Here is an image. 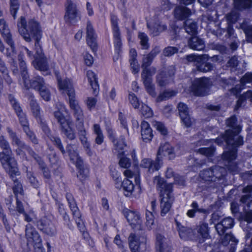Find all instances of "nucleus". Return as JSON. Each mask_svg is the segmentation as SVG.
Instances as JSON below:
<instances>
[{"label":"nucleus","mask_w":252,"mask_h":252,"mask_svg":"<svg viewBox=\"0 0 252 252\" xmlns=\"http://www.w3.org/2000/svg\"><path fill=\"white\" fill-rule=\"evenodd\" d=\"M124 215L131 226L141 232L130 233L128 242L131 252H149L146 244V236L142 229V220L138 212L126 210Z\"/></svg>","instance_id":"obj_1"},{"label":"nucleus","mask_w":252,"mask_h":252,"mask_svg":"<svg viewBox=\"0 0 252 252\" xmlns=\"http://www.w3.org/2000/svg\"><path fill=\"white\" fill-rule=\"evenodd\" d=\"M0 147L3 150L0 152V161L6 172L12 178L14 175H20L17 162L12 156V151L9 143L2 135L0 136Z\"/></svg>","instance_id":"obj_2"},{"label":"nucleus","mask_w":252,"mask_h":252,"mask_svg":"<svg viewBox=\"0 0 252 252\" xmlns=\"http://www.w3.org/2000/svg\"><path fill=\"white\" fill-rule=\"evenodd\" d=\"M18 32L27 42H31L32 39H40L42 37V30L39 23L33 20L29 21L27 24L24 17L21 16L17 22Z\"/></svg>","instance_id":"obj_3"},{"label":"nucleus","mask_w":252,"mask_h":252,"mask_svg":"<svg viewBox=\"0 0 252 252\" xmlns=\"http://www.w3.org/2000/svg\"><path fill=\"white\" fill-rule=\"evenodd\" d=\"M230 130H226L225 133L216 139L215 142L221 145L225 142L227 145L230 146L231 149L223 153L222 158L223 160H231L237 157V148L244 144L243 138L242 136L235 137Z\"/></svg>","instance_id":"obj_4"},{"label":"nucleus","mask_w":252,"mask_h":252,"mask_svg":"<svg viewBox=\"0 0 252 252\" xmlns=\"http://www.w3.org/2000/svg\"><path fill=\"white\" fill-rule=\"evenodd\" d=\"M153 182L160 191V197H162L160 203L161 215L164 216L170 210L173 200L171 195L173 185L166 183L163 178L158 176L154 177Z\"/></svg>","instance_id":"obj_5"},{"label":"nucleus","mask_w":252,"mask_h":252,"mask_svg":"<svg viewBox=\"0 0 252 252\" xmlns=\"http://www.w3.org/2000/svg\"><path fill=\"white\" fill-rule=\"evenodd\" d=\"M64 19L66 23L73 25L80 19V14L76 4L72 1L67 0L65 5Z\"/></svg>","instance_id":"obj_6"},{"label":"nucleus","mask_w":252,"mask_h":252,"mask_svg":"<svg viewBox=\"0 0 252 252\" xmlns=\"http://www.w3.org/2000/svg\"><path fill=\"white\" fill-rule=\"evenodd\" d=\"M7 131L11 140V144L18 147V148L15 150L17 155L25 156V153L22 150L23 149L27 150L30 154H34V151L29 146L26 145L24 142L21 140L16 132H14L9 127L7 128Z\"/></svg>","instance_id":"obj_7"},{"label":"nucleus","mask_w":252,"mask_h":252,"mask_svg":"<svg viewBox=\"0 0 252 252\" xmlns=\"http://www.w3.org/2000/svg\"><path fill=\"white\" fill-rule=\"evenodd\" d=\"M210 86V81L206 78H197L192 83L191 90L196 96H203L207 94Z\"/></svg>","instance_id":"obj_8"},{"label":"nucleus","mask_w":252,"mask_h":252,"mask_svg":"<svg viewBox=\"0 0 252 252\" xmlns=\"http://www.w3.org/2000/svg\"><path fill=\"white\" fill-rule=\"evenodd\" d=\"M36 225L40 231L50 236H54L57 233V228L51 217L42 218L36 222Z\"/></svg>","instance_id":"obj_9"},{"label":"nucleus","mask_w":252,"mask_h":252,"mask_svg":"<svg viewBox=\"0 0 252 252\" xmlns=\"http://www.w3.org/2000/svg\"><path fill=\"white\" fill-rule=\"evenodd\" d=\"M25 235L29 243L33 244L35 249L41 250V238L38 232L31 224L26 226Z\"/></svg>","instance_id":"obj_10"},{"label":"nucleus","mask_w":252,"mask_h":252,"mask_svg":"<svg viewBox=\"0 0 252 252\" xmlns=\"http://www.w3.org/2000/svg\"><path fill=\"white\" fill-rule=\"evenodd\" d=\"M66 198L70 209L72 212L73 218L78 228L80 231H84V222L81 218V214L72 194L69 193H67L66 194Z\"/></svg>","instance_id":"obj_11"},{"label":"nucleus","mask_w":252,"mask_h":252,"mask_svg":"<svg viewBox=\"0 0 252 252\" xmlns=\"http://www.w3.org/2000/svg\"><path fill=\"white\" fill-rule=\"evenodd\" d=\"M224 169L220 166H215L209 169L204 170L200 173V177L206 181H216L223 176Z\"/></svg>","instance_id":"obj_12"},{"label":"nucleus","mask_w":252,"mask_h":252,"mask_svg":"<svg viewBox=\"0 0 252 252\" xmlns=\"http://www.w3.org/2000/svg\"><path fill=\"white\" fill-rule=\"evenodd\" d=\"M28 78L29 75L27 72V76L23 78L24 86L27 89L32 88L38 91L46 84L43 78L38 75L33 77L31 80H29Z\"/></svg>","instance_id":"obj_13"},{"label":"nucleus","mask_w":252,"mask_h":252,"mask_svg":"<svg viewBox=\"0 0 252 252\" xmlns=\"http://www.w3.org/2000/svg\"><path fill=\"white\" fill-rule=\"evenodd\" d=\"M162 165L161 159L157 157L155 160L151 158H144L140 163V167L147 169L148 174H151L156 171H158Z\"/></svg>","instance_id":"obj_14"},{"label":"nucleus","mask_w":252,"mask_h":252,"mask_svg":"<svg viewBox=\"0 0 252 252\" xmlns=\"http://www.w3.org/2000/svg\"><path fill=\"white\" fill-rule=\"evenodd\" d=\"M76 129L78 131L79 139L85 149L86 154L89 156L93 155V152L91 149L90 142L88 140L87 137V131L84 128V124L76 125Z\"/></svg>","instance_id":"obj_15"},{"label":"nucleus","mask_w":252,"mask_h":252,"mask_svg":"<svg viewBox=\"0 0 252 252\" xmlns=\"http://www.w3.org/2000/svg\"><path fill=\"white\" fill-rule=\"evenodd\" d=\"M118 18L116 15L113 14L111 15V22L113 29V36L114 38L115 47L117 53H119L122 46V42L120 37V30L118 27Z\"/></svg>","instance_id":"obj_16"},{"label":"nucleus","mask_w":252,"mask_h":252,"mask_svg":"<svg viewBox=\"0 0 252 252\" xmlns=\"http://www.w3.org/2000/svg\"><path fill=\"white\" fill-rule=\"evenodd\" d=\"M153 60L148 54L143 56L141 64L142 69L141 76L154 75L156 73L157 68L155 67L151 66L149 67L152 63Z\"/></svg>","instance_id":"obj_17"},{"label":"nucleus","mask_w":252,"mask_h":252,"mask_svg":"<svg viewBox=\"0 0 252 252\" xmlns=\"http://www.w3.org/2000/svg\"><path fill=\"white\" fill-rule=\"evenodd\" d=\"M87 42L92 50L94 52L97 49L96 34L90 21H88L86 26Z\"/></svg>","instance_id":"obj_18"},{"label":"nucleus","mask_w":252,"mask_h":252,"mask_svg":"<svg viewBox=\"0 0 252 252\" xmlns=\"http://www.w3.org/2000/svg\"><path fill=\"white\" fill-rule=\"evenodd\" d=\"M175 221L177 227L178 228L179 236L181 239L185 240L188 239H197V236L194 234V232L192 229L182 225L177 220Z\"/></svg>","instance_id":"obj_19"},{"label":"nucleus","mask_w":252,"mask_h":252,"mask_svg":"<svg viewBox=\"0 0 252 252\" xmlns=\"http://www.w3.org/2000/svg\"><path fill=\"white\" fill-rule=\"evenodd\" d=\"M0 32L8 45L10 47L15 46L8 26L3 19H0Z\"/></svg>","instance_id":"obj_20"},{"label":"nucleus","mask_w":252,"mask_h":252,"mask_svg":"<svg viewBox=\"0 0 252 252\" xmlns=\"http://www.w3.org/2000/svg\"><path fill=\"white\" fill-rule=\"evenodd\" d=\"M234 225L233 220L230 217L224 218L215 225L216 230L220 235H222L228 229L231 228Z\"/></svg>","instance_id":"obj_21"},{"label":"nucleus","mask_w":252,"mask_h":252,"mask_svg":"<svg viewBox=\"0 0 252 252\" xmlns=\"http://www.w3.org/2000/svg\"><path fill=\"white\" fill-rule=\"evenodd\" d=\"M57 78L60 89L65 92L68 96L74 94V90L73 87L72 83L70 79L65 78L63 80H62L58 75H57Z\"/></svg>","instance_id":"obj_22"},{"label":"nucleus","mask_w":252,"mask_h":252,"mask_svg":"<svg viewBox=\"0 0 252 252\" xmlns=\"http://www.w3.org/2000/svg\"><path fill=\"white\" fill-rule=\"evenodd\" d=\"M70 160L75 164L76 167H81L83 160L79 157L76 147L73 145H68L66 147Z\"/></svg>","instance_id":"obj_23"},{"label":"nucleus","mask_w":252,"mask_h":252,"mask_svg":"<svg viewBox=\"0 0 252 252\" xmlns=\"http://www.w3.org/2000/svg\"><path fill=\"white\" fill-rule=\"evenodd\" d=\"M153 75L141 76V79L147 92L152 97L156 96L155 85L153 83L152 76Z\"/></svg>","instance_id":"obj_24"},{"label":"nucleus","mask_w":252,"mask_h":252,"mask_svg":"<svg viewBox=\"0 0 252 252\" xmlns=\"http://www.w3.org/2000/svg\"><path fill=\"white\" fill-rule=\"evenodd\" d=\"M226 124L228 127L230 128L227 130H230L232 131V134L235 136H240L238 135L239 133L241 130V127L238 124L237 118L235 116H233L227 119L226 121Z\"/></svg>","instance_id":"obj_25"},{"label":"nucleus","mask_w":252,"mask_h":252,"mask_svg":"<svg viewBox=\"0 0 252 252\" xmlns=\"http://www.w3.org/2000/svg\"><path fill=\"white\" fill-rule=\"evenodd\" d=\"M16 49L15 46L11 47V52L6 53V56L9 59L8 63L10 65L11 69L14 74H18L19 70L17 66V62L16 61Z\"/></svg>","instance_id":"obj_26"},{"label":"nucleus","mask_w":252,"mask_h":252,"mask_svg":"<svg viewBox=\"0 0 252 252\" xmlns=\"http://www.w3.org/2000/svg\"><path fill=\"white\" fill-rule=\"evenodd\" d=\"M16 49L15 46L11 47V52L6 53V56L9 59L8 63L10 65L11 69L14 74H18L19 70L17 66V62L16 61Z\"/></svg>","instance_id":"obj_27"},{"label":"nucleus","mask_w":252,"mask_h":252,"mask_svg":"<svg viewBox=\"0 0 252 252\" xmlns=\"http://www.w3.org/2000/svg\"><path fill=\"white\" fill-rule=\"evenodd\" d=\"M189 47L194 50L201 51L205 48L204 41L197 36H192L188 40Z\"/></svg>","instance_id":"obj_28"},{"label":"nucleus","mask_w":252,"mask_h":252,"mask_svg":"<svg viewBox=\"0 0 252 252\" xmlns=\"http://www.w3.org/2000/svg\"><path fill=\"white\" fill-rule=\"evenodd\" d=\"M162 156L168 157L169 159H173L174 158L173 149L169 144L165 143L161 145L159 148L157 157L160 158Z\"/></svg>","instance_id":"obj_29"},{"label":"nucleus","mask_w":252,"mask_h":252,"mask_svg":"<svg viewBox=\"0 0 252 252\" xmlns=\"http://www.w3.org/2000/svg\"><path fill=\"white\" fill-rule=\"evenodd\" d=\"M141 128V136L143 140L146 142L150 141L153 138V134L149 124L145 121L142 122Z\"/></svg>","instance_id":"obj_30"},{"label":"nucleus","mask_w":252,"mask_h":252,"mask_svg":"<svg viewBox=\"0 0 252 252\" xmlns=\"http://www.w3.org/2000/svg\"><path fill=\"white\" fill-rule=\"evenodd\" d=\"M156 249L157 252H167L169 248L165 242L166 238L161 234H158L156 237Z\"/></svg>","instance_id":"obj_31"},{"label":"nucleus","mask_w":252,"mask_h":252,"mask_svg":"<svg viewBox=\"0 0 252 252\" xmlns=\"http://www.w3.org/2000/svg\"><path fill=\"white\" fill-rule=\"evenodd\" d=\"M60 129L61 132L69 140H72L75 139V133L71 127L68 122H67L64 123V124L61 126Z\"/></svg>","instance_id":"obj_32"},{"label":"nucleus","mask_w":252,"mask_h":252,"mask_svg":"<svg viewBox=\"0 0 252 252\" xmlns=\"http://www.w3.org/2000/svg\"><path fill=\"white\" fill-rule=\"evenodd\" d=\"M34 66L41 71H46L48 69V65L46 58L44 55L41 57H35Z\"/></svg>","instance_id":"obj_33"},{"label":"nucleus","mask_w":252,"mask_h":252,"mask_svg":"<svg viewBox=\"0 0 252 252\" xmlns=\"http://www.w3.org/2000/svg\"><path fill=\"white\" fill-rule=\"evenodd\" d=\"M87 76L90 85L93 90V93H97L99 87L96 74L92 70H89L87 72Z\"/></svg>","instance_id":"obj_34"},{"label":"nucleus","mask_w":252,"mask_h":252,"mask_svg":"<svg viewBox=\"0 0 252 252\" xmlns=\"http://www.w3.org/2000/svg\"><path fill=\"white\" fill-rule=\"evenodd\" d=\"M191 14L189 9L186 7H177L174 10L175 17L179 20H183Z\"/></svg>","instance_id":"obj_35"},{"label":"nucleus","mask_w":252,"mask_h":252,"mask_svg":"<svg viewBox=\"0 0 252 252\" xmlns=\"http://www.w3.org/2000/svg\"><path fill=\"white\" fill-rule=\"evenodd\" d=\"M17 176V175H14L13 178L10 176V178L13 180L14 182L13 190L15 195L16 198H22L24 195V191L21 183L19 182L16 179H15V177Z\"/></svg>","instance_id":"obj_36"},{"label":"nucleus","mask_w":252,"mask_h":252,"mask_svg":"<svg viewBox=\"0 0 252 252\" xmlns=\"http://www.w3.org/2000/svg\"><path fill=\"white\" fill-rule=\"evenodd\" d=\"M196 67L198 71L203 72L210 71L213 68L212 64L205 62L204 59H203V56H202L201 61L198 62Z\"/></svg>","instance_id":"obj_37"},{"label":"nucleus","mask_w":252,"mask_h":252,"mask_svg":"<svg viewBox=\"0 0 252 252\" xmlns=\"http://www.w3.org/2000/svg\"><path fill=\"white\" fill-rule=\"evenodd\" d=\"M147 27L150 30L151 34L154 36L158 35L160 32L165 31L166 29L165 25L158 23H155L152 26L149 23H147Z\"/></svg>","instance_id":"obj_38"},{"label":"nucleus","mask_w":252,"mask_h":252,"mask_svg":"<svg viewBox=\"0 0 252 252\" xmlns=\"http://www.w3.org/2000/svg\"><path fill=\"white\" fill-rule=\"evenodd\" d=\"M29 99L30 105L34 116L37 119H40V107L37 103L36 100L32 95H30Z\"/></svg>","instance_id":"obj_39"},{"label":"nucleus","mask_w":252,"mask_h":252,"mask_svg":"<svg viewBox=\"0 0 252 252\" xmlns=\"http://www.w3.org/2000/svg\"><path fill=\"white\" fill-rule=\"evenodd\" d=\"M124 193L126 196L130 195L134 190V185L131 180L129 179H125L123 181Z\"/></svg>","instance_id":"obj_40"},{"label":"nucleus","mask_w":252,"mask_h":252,"mask_svg":"<svg viewBox=\"0 0 252 252\" xmlns=\"http://www.w3.org/2000/svg\"><path fill=\"white\" fill-rule=\"evenodd\" d=\"M185 29L186 32L191 35H193L197 32L196 23L191 19H187L184 23Z\"/></svg>","instance_id":"obj_41"},{"label":"nucleus","mask_w":252,"mask_h":252,"mask_svg":"<svg viewBox=\"0 0 252 252\" xmlns=\"http://www.w3.org/2000/svg\"><path fill=\"white\" fill-rule=\"evenodd\" d=\"M93 131L94 133L96 135L95 142L98 145H100L102 143L104 140V136L100 127L98 124H94L93 126Z\"/></svg>","instance_id":"obj_42"},{"label":"nucleus","mask_w":252,"mask_h":252,"mask_svg":"<svg viewBox=\"0 0 252 252\" xmlns=\"http://www.w3.org/2000/svg\"><path fill=\"white\" fill-rule=\"evenodd\" d=\"M40 96L45 101H48L51 99L50 87L48 84H45L38 91Z\"/></svg>","instance_id":"obj_43"},{"label":"nucleus","mask_w":252,"mask_h":252,"mask_svg":"<svg viewBox=\"0 0 252 252\" xmlns=\"http://www.w3.org/2000/svg\"><path fill=\"white\" fill-rule=\"evenodd\" d=\"M234 4L236 8L242 10L251 7L252 0H234Z\"/></svg>","instance_id":"obj_44"},{"label":"nucleus","mask_w":252,"mask_h":252,"mask_svg":"<svg viewBox=\"0 0 252 252\" xmlns=\"http://www.w3.org/2000/svg\"><path fill=\"white\" fill-rule=\"evenodd\" d=\"M24 54L20 52L18 56V59L19 62V66L22 78H25L27 76V67L25 61L23 60Z\"/></svg>","instance_id":"obj_45"},{"label":"nucleus","mask_w":252,"mask_h":252,"mask_svg":"<svg viewBox=\"0 0 252 252\" xmlns=\"http://www.w3.org/2000/svg\"><path fill=\"white\" fill-rule=\"evenodd\" d=\"M169 77L166 75V72H161L157 76V82L159 86L163 87L166 86L168 83Z\"/></svg>","instance_id":"obj_46"},{"label":"nucleus","mask_w":252,"mask_h":252,"mask_svg":"<svg viewBox=\"0 0 252 252\" xmlns=\"http://www.w3.org/2000/svg\"><path fill=\"white\" fill-rule=\"evenodd\" d=\"M8 99L17 115L23 112L20 103L15 99L14 96L11 94L9 95Z\"/></svg>","instance_id":"obj_47"},{"label":"nucleus","mask_w":252,"mask_h":252,"mask_svg":"<svg viewBox=\"0 0 252 252\" xmlns=\"http://www.w3.org/2000/svg\"><path fill=\"white\" fill-rule=\"evenodd\" d=\"M138 38L140 39V44L142 49L147 50L149 49L150 44L148 42L149 38L146 34L144 32H139Z\"/></svg>","instance_id":"obj_48"},{"label":"nucleus","mask_w":252,"mask_h":252,"mask_svg":"<svg viewBox=\"0 0 252 252\" xmlns=\"http://www.w3.org/2000/svg\"><path fill=\"white\" fill-rule=\"evenodd\" d=\"M16 199V208L15 210L10 209L9 208V210H10V212L11 214H14L15 213L17 212L19 214H22L23 213H24V212L26 211L23 203L20 200L21 198H17Z\"/></svg>","instance_id":"obj_49"},{"label":"nucleus","mask_w":252,"mask_h":252,"mask_svg":"<svg viewBox=\"0 0 252 252\" xmlns=\"http://www.w3.org/2000/svg\"><path fill=\"white\" fill-rule=\"evenodd\" d=\"M230 242L231 245H235L237 243L238 240L231 233H227L222 238L221 243L224 246H226Z\"/></svg>","instance_id":"obj_50"},{"label":"nucleus","mask_w":252,"mask_h":252,"mask_svg":"<svg viewBox=\"0 0 252 252\" xmlns=\"http://www.w3.org/2000/svg\"><path fill=\"white\" fill-rule=\"evenodd\" d=\"M124 153V152L122 151L121 153L119 154V165L122 167L128 168L131 165V161L129 158L123 156Z\"/></svg>","instance_id":"obj_51"},{"label":"nucleus","mask_w":252,"mask_h":252,"mask_svg":"<svg viewBox=\"0 0 252 252\" xmlns=\"http://www.w3.org/2000/svg\"><path fill=\"white\" fill-rule=\"evenodd\" d=\"M73 113L76 120V125L84 124V115L81 108L73 110Z\"/></svg>","instance_id":"obj_52"},{"label":"nucleus","mask_w":252,"mask_h":252,"mask_svg":"<svg viewBox=\"0 0 252 252\" xmlns=\"http://www.w3.org/2000/svg\"><path fill=\"white\" fill-rule=\"evenodd\" d=\"M10 13L14 19L16 18V13L19 9L20 3L19 0H9Z\"/></svg>","instance_id":"obj_53"},{"label":"nucleus","mask_w":252,"mask_h":252,"mask_svg":"<svg viewBox=\"0 0 252 252\" xmlns=\"http://www.w3.org/2000/svg\"><path fill=\"white\" fill-rule=\"evenodd\" d=\"M78 170V173L77 175L78 177L81 181L84 180L89 175V169L87 168H85L84 166L83 162L81 164V167H76Z\"/></svg>","instance_id":"obj_54"},{"label":"nucleus","mask_w":252,"mask_h":252,"mask_svg":"<svg viewBox=\"0 0 252 252\" xmlns=\"http://www.w3.org/2000/svg\"><path fill=\"white\" fill-rule=\"evenodd\" d=\"M175 94L176 92L174 91L166 90L158 96L157 100L158 101H161L168 99Z\"/></svg>","instance_id":"obj_55"},{"label":"nucleus","mask_w":252,"mask_h":252,"mask_svg":"<svg viewBox=\"0 0 252 252\" xmlns=\"http://www.w3.org/2000/svg\"><path fill=\"white\" fill-rule=\"evenodd\" d=\"M197 232L202 238H207L209 235L208 224L205 222L200 223Z\"/></svg>","instance_id":"obj_56"},{"label":"nucleus","mask_w":252,"mask_h":252,"mask_svg":"<svg viewBox=\"0 0 252 252\" xmlns=\"http://www.w3.org/2000/svg\"><path fill=\"white\" fill-rule=\"evenodd\" d=\"M146 224L149 229H151L154 225L155 216L153 212L147 210L146 212Z\"/></svg>","instance_id":"obj_57"},{"label":"nucleus","mask_w":252,"mask_h":252,"mask_svg":"<svg viewBox=\"0 0 252 252\" xmlns=\"http://www.w3.org/2000/svg\"><path fill=\"white\" fill-rule=\"evenodd\" d=\"M215 151V148L214 146H211L208 148H201L197 150V152L201 155L206 157H212Z\"/></svg>","instance_id":"obj_58"},{"label":"nucleus","mask_w":252,"mask_h":252,"mask_svg":"<svg viewBox=\"0 0 252 252\" xmlns=\"http://www.w3.org/2000/svg\"><path fill=\"white\" fill-rule=\"evenodd\" d=\"M50 139L53 144L61 151L63 154L65 153V151L62 144V141L59 137L51 136Z\"/></svg>","instance_id":"obj_59"},{"label":"nucleus","mask_w":252,"mask_h":252,"mask_svg":"<svg viewBox=\"0 0 252 252\" xmlns=\"http://www.w3.org/2000/svg\"><path fill=\"white\" fill-rule=\"evenodd\" d=\"M245 99H249L250 101L252 102V91H248L246 93H244L241 96V97L237 101V106L240 107L243 102Z\"/></svg>","instance_id":"obj_60"},{"label":"nucleus","mask_w":252,"mask_h":252,"mask_svg":"<svg viewBox=\"0 0 252 252\" xmlns=\"http://www.w3.org/2000/svg\"><path fill=\"white\" fill-rule=\"evenodd\" d=\"M23 130L25 132L27 137L32 143L34 144H38L37 138H36L34 132L30 130L29 127H25V129H23Z\"/></svg>","instance_id":"obj_61"},{"label":"nucleus","mask_w":252,"mask_h":252,"mask_svg":"<svg viewBox=\"0 0 252 252\" xmlns=\"http://www.w3.org/2000/svg\"><path fill=\"white\" fill-rule=\"evenodd\" d=\"M17 116L19 118V123L23 127V129H25V127H29V122L25 113H20L17 115Z\"/></svg>","instance_id":"obj_62"},{"label":"nucleus","mask_w":252,"mask_h":252,"mask_svg":"<svg viewBox=\"0 0 252 252\" xmlns=\"http://www.w3.org/2000/svg\"><path fill=\"white\" fill-rule=\"evenodd\" d=\"M27 178L32 186L34 188H38L39 187V183L33 174L31 172H27Z\"/></svg>","instance_id":"obj_63"},{"label":"nucleus","mask_w":252,"mask_h":252,"mask_svg":"<svg viewBox=\"0 0 252 252\" xmlns=\"http://www.w3.org/2000/svg\"><path fill=\"white\" fill-rule=\"evenodd\" d=\"M153 126L163 135H166L167 133V129L164 124L160 122L153 121Z\"/></svg>","instance_id":"obj_64"}]
</instances>
